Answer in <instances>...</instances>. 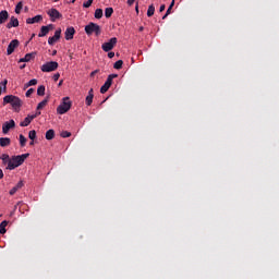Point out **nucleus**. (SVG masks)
Here are the masks:
<instances>
[{"mask_svg": "<svg viewBox=\"0 0 279 279\" xmlns=\"http://www.w3.org/2000/svg\"><path fill=\"white\" fill-rule=\"evenodd\" d=\"M110 88L107 87L106 83L100 87V94H106Z\"/></svg>", "mask_w": 279, "mask_h": 279, "instance_id": "72a5a7b5", "label": "nucleus"}, {"mask_svg": "<svg viewBox=\"0 0 279 279\" xmlns=\"http://www.w3.org/2000/svg\"><path fill=\"white\" fill-rule=\"evenodd\" d=\"M138 31L143 32L144 31V26H140Z\"/></svg>", "mask_w": 279, "mask_h": 279, "instance_id": "603ef678", "label": "nucleus"}, {"mask_svg": "<svg viewBox=\"0 0 279 279\" xmlns=\"http://www.w3.org/2000/svg\"><path fill=\"white\" fill-rule=\"evenodd\" d=\"M173 5H174V0L171 1V4L167 9V14H171V10L173 9Z\"/></svg>", "mask_w": 279, "mask_h": 279, "instance_id": "ea45409f", "label": "nucleus"}, {"mask_svg": "<svg viewBox=\"0 0 279 279\" xmlns=\"http://www.w3.org/2000/svg\"><path fill=\"white\" fill-rule=\"evenodd\" d=\"M20 22L17 19L14 17V15H12V17L10 19V22L7 24V28L11 29L13 27H19Z\"/></svg>", "mask_w": 279, "mask_h": 279, "instance_id": "dca6fc26", "label": "nucleus"}, {"mask_svg": "<svg viewBox=\"0 0 279 279\" xmlns=\"http://www.w3.org/2000/svg\"><path fill=\"white\" fill-rule=\"evenodd\" d=\"M97 72H98V70L93 71V72L90 73V76H92V77L95 76Z\"/></svg>", "mask_w": 279, "mask_h": 279, "instance_id": "09e8293b", "label": "nucleus"}, {"mask_svg": "<svg viewBox=\"0 0 279 279\" xmlns=\"http://www.w3.org/2000/svg\"><path fill=\"white\" fill-rule=\"evenodd\" d=\"M61 84H62V81L59 83V86H61Z\"/></svg>", "mask_w": 279, "mask_h": 279, "instance_id": "6e6d98bb", "label": "nucleus"}, {"mask_svg": "<svg viewBox=\"0 0 279 279\" xmlns=\"http://www.w3.org/2000/svg\"><path fill=\"white\" fill-rule=\"evenodd\" d=\"M76 0H72V3H74Z\"/></svg>", "mask_w": 279, "mask_h": 279, "instance_id": "13d9d810", "label": "nucleus"}, {"mask_svg": "<svg viewBox=\"0 0 279 279\" xmlns=\"http://www.w3.org/2000/svg\"><path fill=\"white\" fill-rule=\"evenodd\" d=\"M35 93V89L34 88H29L26 90V97H31L33 94Z\"/></svg>", "mask_w": 279, "mask_h": 279, "instance_id": "58836bf2", "label": "nucleus"}, {"mask_svg": "<svg viewBox=\"0 0 279 279\" xmlns=\"http://www.w3.org/2000/svg\"><path fill=\"white\" fill-rule=\"evenodd\" d=\"M47 14L49 15L50 20L52 22H56L57 20L62 17V14L60 13V11L58 9H50Z\"/></svg>", "mask_w": 279, "mask_h": 279, "instance_id": "6e6552de", "label": "nucleus"}, {"mask_svg": "<svg viewBox=\"0 0 279 279\" xmlns=\"http://www.w3.org/2000/svg\"><path fill=\"white\" fill-rule=\"evenodd\" d=\"M52 80H53L54 82L59 81V80H60V73L53 74V75H52Z\"/></svg>", "mask_w": 279, "mask_h": 279, "instance_id": "a19ab883", "label": "nucleus"}, {"mask_svg": "<svg viewBox=\"0 0 279 279\" xmlns=\"http://www.w3.org/2000/svg\"><path fill=\"white\" fill-rule=\"evenodd\" d=\"M54 2H59V0H53Z\"/></svg>", "mask_w": 279, "mask_h": 279, "instance_id": "4d7b16f0", "label": "nucleus"}, {"mask_svg": "<svg viewBox=\"0 0 279 279\" xmlns=\"http://www.w3.org/2000/svg\"><path fill=\"white\" fill-rule=\"evenodd\" d=\"M135 12L138 14V4L135 7Z\"/></svg>", "mask_w": 279, "mask_h": 279, "instance_id": "8fccbe9b", "label": "nucleus"}, {"mask_svg": "<svg viewBox=\"0 0 279 279\" xmlns=\"http://www.w3.org/2000/svg\"><path fill=\"white\" fill-rule=\"evenodd\" d=\"M37 78H31L28 83L25 84V88H29V86H36Z\"/></svg>", "mask_w": 279, "mask_h": 279, "instance_id": "c756f323", "label": "nucleus"}, {"mask_svg": "<svg viewBox=\"0 0 279 279\" xmlns=\"http://www.w3.org/2000/svg\"><path fill=\"white\" fill-rule=\"evenodd\" d=\"M28 137L31 141H35L36 140V131L35 130L31 131Z\"/></svg>", "mask_w": 279, "mask_h": 279, "instance_id": "f704fd0d", "label": "nucleus"}, {"mask_svg": "<svg viewBox=\"0 0 279 279\" xmlns=\"http://www.w3.org/2000/svg\"><path fill=\"white\" fill-rule=\"evenodd\" d=\"M113 13H114L113 8H107V9L105 10V16H106L107 19H110Z\"/></svg>", "mask_w": 279, "mask_h": 279, "instance_id": "b1692460", "label": "nucleus"}, {"mask_svg": "<svg viewBox=\"0 0 279 279\" xmlns=\"http://www.w3.org/2000/svg\"><path fill=\"white\" fill-rule=\"evenodd\" d=\"M43 20H44L43 15L41 14H37L34 17H32V19H27L26 20V24L27 25H34V23H39Z\"/></svg>", "mask_w": 279, "mask_h": 279, "instance_id": "4468645a", "label": "nucleus"}, {"mask_svg": "<svg viewBox=\"0 0 279 279\" xmlns=\"http://www.w3.org/2000/svg\"><path fill=\"white\" fill-rule=\"evenodd\" d=\"M14 128H15L14 120H9V121L3 123V125H2V133L3 134H8L10 132V130H12Z\"/></svg>", "mask_w": 279, "mask_h": 279, "instance_id": "9d476101", "label": "nucleus"}, {"mask_svg": "<svg viewBox=\"0 0 279 279\" xmlns=\"http://www.w3.org/2000/svg\"><path fill=\"white\" fill-rule=\"evenodd\" d=\"M58 51L57 50H52V56H57Z\"/></svg>", "mask_w": 279, "mask_h": 279, "instance_id": "3c124183", "label": "nucleus"}, {"mask_svg": "<svg viewBox=\"0 0 279 279\" xmlns=\"http://www.w3.org/2000/svg\"><path fill=\"white\" fill-rule=\"evenodd\" d=\"M104 16V10L102 9H97L95 11V17L100 20Z\"/></svg>", "mask_w": 279, "mask_h": 279, "instance_id": "cd10ccee", "label": "nucleus"}, {"mask_svg": "<svg viewBox=\"0 0 279 279\" xmlns=\"http://www.w3.org/2000/svg\"><path fill=\"white\" fill-rule=\"evenodd\" d=\"M59 69V63L57 61H49L41 65L43 72H52Z\"/></svg>", "mask_w": 279, "mask_h": 279, "instance_id": "39448f33", "label": "nucleus"}, {"mask_svg": "<svg viewBox=\"0 0 279 279\" xmlns=\"http://www.w3.org/2000/svg\"><path fill=\"white\" fill-rule=\"evenodd\" d=\"M7 226H8V221L7 220H4V221H2L0 223V233L1 234H4L7 232V230H5Z\"/></svg>", "mask_w": 279, "mask_h": 279, "instance_id": "a878e982", "label": "nucleus"}, {"mask_svg": "<svg viewBox=\"0 0 279 279\" xmlns=\"http://www.w3.org/2000/svg\"><path fill=\"white\" fill-rule=\"evenodd\" d=\"M19 141H20V145L22 147H25L27 138L23 134L19 135Z\"/></svg>", "mask_w": 279, "mask_h": 279, "instance_id": "bb28decb", "label": "nucleus"}, {"mask_svg": "<svg viewBox=\"0 0 279 279\" xmlns=\"http://www.w3.org/2000/svg\"><path fill=\"white\" fill-rule=\"evenodd\" d=\"M56 136V132L53 129H49V131L46 132V140L47 141H52Z\"/></svg>", "mask_w": 279, "mask_h": 279, "instance_id": "4be33fe9", "label": "nucleus"}, {"mask_svg": "<svg viewBox=\"0 0 279 279\" xmlns=\"http://www.w3.org/2000/svg\"><path fill=\"white\" fill-rule=\"evenodd\" d=\"M36 119V114H28L24 121L20 122L21 128H26L31 125V122Z\"/></svg>", "mask_w": 279, "mask_h": 279, "instance_id": "ddd939ff", "label": "nucleus"}, {"mask_svg": "<svg viewBox=\"0 0 279 279\" xmlns=\"http://www.w3.org/2000/svg\"><path fill=\"white\" fill-rule=\"evenodd\" d=\"M92 5H93V0H87V1H85L84 4H83V7L86 8V9H87V8H90Z\"/></svg>", "mask_w": 279, "mask_h": 279, "instance_id": "4c0bfd02", "label": "nucleus"}, {"mask_svg": "<svg viewBox=\"0 0 279 279\" xmlns=\"http://www.w3.org/2000/svg\"><path fill=\"white\" fill-rule=\"evenodd\" d=\"M36 57V52H28L24 58L19 60V63H28Z\"/></svg>", "mask_w": 279, "mask_h": 279, "instance_id": "2eb2a0df", "label": "nucleus"}, {"mask_svg": "<svg viewBox=\"0 0 279 279\" xmlns=\"http://www.w3.org/2000/svg\"><path fill=\"white\" fill-rule=\"evenodd\" d=\"M22 9H23V2L20 1V2H17V5H16V8H15V13H16V14H21Z\"/></svg>", "mask_w": 279, "mask_h": 279, "instance_id": "7c9ffc66", "label": "nucleus"}, {"mask_svg": "<svg viewBox=\"0 0 279 279\" xmlns=\"http://www.w3.org/2000/svg\"><path fill=\"white\" fill-rule=\"evenodd\" d=\"M29 157V153H25L24 155L21 156H13L10 158L9 163L7 166L8 170H14L22 166L25 162V159Z\"/></svg>", "mask_w": 279, "mask_h": 279, "instance_id": "f257e3e1", "label": "nucleus"}, {"mask_svg": "<svg viewBox=\"0 0 279 279\" xmlns=\"http://www.w3.org/2000/svg\"><path fill=\"white\" fill-rule=\"evenodd\" d=\"M85 32L87 35L95 33L98 36L101 34V27L98 24L90 22L85 26Z\"/></svg>", "mask_w": 279, "mask_h": 279, "instance_id": "20e7f679", "label": "nucleus"}, {"mask_svg": "<svg viewBox=\"0 0 279 279\" xmlns=\"http://www.w3.org/2000/svg\"><path fill=\"white\" fill-rule=\"evenodd\" d=\"M48 104V98H45L44 100H41L38 106H37V110H41L44 109Z\"/></svg>", "mask_w": 279, "mask_h": 279, "instance_id": "393cba45", "label": "nucleus"}, {"mask_svg": "<svg viewBox=\"0 0 279 279\" xmlns=\"http://www.w3.org/2000/svg\"><path fill=\"white\" fill-rule=\"evenodd\" d=\"M25 66H26L25 64H22V65H20V69L23 70V69H25Z\"/></svg>", "mask_w": 279, "mask_h": 279, "instance_id": "864d4df0", "label": "nucleus"}, {"mask_svg": "<svg viewBox=\"0 0 279 279\" xmlns=\"http://www.w3.org/2000/svg\"><path fill=\"white\" fill-rule=\"evenodd\" d=\"M71 106L70 97H63L61 105L57 108V113L61 116L68 113Z\"/></svg>", "mask_w": 279, "mask_h": 279, "instance_id": "7ed1b4c3", "label": "nucleus"}, {"mask_svg": "<svg viewBox=\"0 0 279 279\" xmlns=\"http://www.w3.org/2000/svg\"><path fill=\"white\" fill-rule=\"evenodd\" d=\"M35 145V140H32L31 146Z\"/></svg>", "mask_w": 279, "mask_h": 279, "instance_id": "5fc2aeb1", "label": "nucleus"}, {"mask_svg": "<svg viewBox=\"0 0 279 279\" xmlns=\"http://www.w3.org/2000/svg\"><path fill=\"white\" fill-rule=\"evenodd\" d=\"M20 46L19 39H12V41L7 47V56L14 53L15 49Z\"/></svg>", "mask_w": 279, "mask_h": 279, "instance_id": "0eeeda50", "label": "nucleus"}, {"mask_svg": "<svg viewBox=\"0 0 279 279\" xmlns=\"http://www.w3.org/2000/svg\"><path fill=\"white\" fill-rule=\"evenodd\" d=\"M9 12L7 10L0 11V25H3L9 19Z\"/></svg>", "mask_w": 279, "mask_h": 279, "instance_id": "f3484780", "label": "nucleus"}, {"mask_svg": "<svg viewBox=\"0 0 279 279\" xmlns=\"http://www.w3.org/2000/svg\"><path fill=\"white\" fill-rule=\"evenodd\" d=\"M169 15H170V13H168V12L166 11V14L163 15L162 20H166Z\"/></svg>", "mask_w": 279, "mask_h": 279, "instance_id": "49530a36", "label": "nucleus"}, {"mask_svg": "<svg viewBox=\"0 0 279 279\" xmlns=\"http://www.w3.org/2000/svg\"><path fill=\"white\" fill-rule=\"evenodd\" d=\"M61 137H62V138H70V137H71V132L63 131V132L61 133Z\"/></svg>", "mask_w": 279, "mask_h": 279, "instance_id": "e433bc0d", "label": "nucleus"}, {"mask_svg": "<svg viewBox=\"0 0 279 279\" xmlns=\"http://www.w3.org/2000/svg\"><path fill=\"white\" fill-rule=\"evenodd\" d=\"M165 9H166V5H165V4L160 5L159 12H160V13L165 12Z\"/></svg>", "mask_w": 279, "mask_h": 279, "instance_id": "37998d69", "label": "nucleus"}, {"mask_svg": "<svg viewBox=\"0 0 279 279\" xmlns=\"http://www.w3.org/2000/svg\"><path fill=\"white\" fill-rule=\"evenodd\" d=\"M108 57H109V59L114 58V57H116V52L109 51V52H108Z\"/></svg>", "mask_w": 279, "mask_h": 279, "instance_id": "79ce46f5", "label": "nucleus"}, {"mask_svg": "<svg viewBox=\"0 0 279 279\" xmlns=\"http://www.w3.org/2000/svg\"><path fill=\"white\" fill-rule=\"evenodd\" d=\"M11 145V138L10 137H0V146L7 147Z\"/></svg>", "mask_w": 279, "mask_h": 279, "instance_id": "412c9836", "label": "nucleus"}, {"mask_svg": "<svg viewBox=\"0 0 279 279\" xmlns=\"http://www.w3.org/2000/svg\"><path fill=\"white\" fill-rule=\"evenodd\" d=\"M4 174H3V170L0 169V180L3 179Z\"/></svg>", "mask_w": 279, "mask_h": 279, "instance_id": "de8ad7c7", "label": "nucleus"}, {"mask_svg": "<svg viewBox=\"0 0 279 279\" xmlns=\"http://www.w3.org/2000/svg\"><path fill=\"white\" fill-rule=\"evenodd\" d=\"M155 14V7L151 4L148 7L147 16L151 17Z\"/></svg>", "mask_w": 279, "mask_h": 279, "instance_id": "c85d7f7f", "label": "nucleus"}, {"mask_svg": "<svg viewBox=\"0 0 279 279\" xmlns=\"http://www.w3.org/2000/svg\"><path fill=\"white\" fill-rule=\"evenodd\" d=\"M117 43H118L117 37L110 38L108 43H105V44L101 46L102 51H105V52H110L111 50L114 49Z\"/></svg>", "mask_w": 279, "mask_h": 279, "instance_id": "423d86ee", "label": "nucleus"}, {"mask_svg": "<svg viewBox=\"0 0 279 279\" xmlns=\"http://www.w3.org/2000/svg\"><path fill=\"white\" fill-rule=\"evenodd\" d=\"M93 99H94V92L93 88L89 89L88 95L86 97V105L92 106L93 105Z\"/></svg>", "mask_w": 279, "mask_h": 279, "instance_id": "aec40b11", "label": "nucleus"}, {"mask_svg": "<svg viewBox=\"0 0 279 279\" xmlns=\"http://www.w3.org/2000/svg\"><path fill=\"white\" fill-rule=\"evenodd\" d=\"M1 159H2V161H3V165H9V162H10V156L9 155H5V154H3L1 157H0Z\"/></svg>", "mask_w": 279, "mask_h": 279, "instance_id": "473e14b6", "label": "nucleus"}, {"mask_svg": "<svg viewBox=\"0 0 279 279\" xmlns=\"http://www.w3.org/2000/svg\"><path fill=\"white\" fill-rule=\"evenodd\" d=\"M75 28L73 26L66 27L64 32V39L65 40H72L74 38Z\"/></svg>", "mask_w": 279, "mask_h": 279, "instance_id": "f8f14e48", "label": "nucleus"}, {"mask_svg": "<svg viewBox=\"0 0 279 279\" xmlns=\"http://www.w3.org/2000/svg\"><path fill=\"white\" fill-rule=\"evenodd\" d=\"M118 77V74H109L107 77V81L105 82V85L110 88L112 86L113 80Z\"/></svg>", "mask_w": 279, "mask_h": 279, "instance_id": "6ab92c4d", "label": "nucleus"}, {"mask_svg": "<svg viewBox=\"0 0 279 279\" xmlns=\"http://www.w3.org/2000/svg\"><path fill=\"white\" fill-rule=\"evenodd\" d=\"M61 38V28H58L56 32H54V35L52 37H49L48 38V44L50 46H53L54 44H57Z\"/></svg>", "mask_w": 279, "mask_h": 279, "instance_id": "1a4fd4ad", "label": "nucleus"}, {"mask_svg": "<svg viewBox=\"0 0 279 279\" xmlns=\"http://www.w3.org/2000/svg\"><path fill=\"white\" fill-rule=\"evenodd\" d=\"M7 84H8V78H4V81L0 83V95H1V86H3V89L7 90Z\"/></svg>", "mask_w": 279, "mask_h": 279, "instance_id": "c9c22d12", "label": "nucleus"}, {"mask_svg": "<svg viewBox=\"0 0 279 279\" xmlns=\"http://www.w3.org/2000/svg\"><path fill=\"white\" fill-rule=\"evenodd\" d=\"M11 105V107L17 112L20 108L22 107L23 102L22 100L14 95H8L3 98V105Z\"/></svg>", "mask_w": 279, "mask_h": 279, "instance_id": "f03ea898", "label": "nucleus"}, {"mask_svg": "<svg viewBox=\"0 0 279 279\" xmlns=\"http://www.w3.org/2000/svg\"><path fill=\"white\" fill-rule=\"evenodd\" d=\"M53 29V24L43 25L40 28V33L38 34L39 38H44L47 34Z\"/></svg>", "mask_w": 279, "mask_h": 279, "instance_id": "9b49d317", "label": "nucleus"}, {"mask_svg": "<svg viewBox=\"0 0 279 279\" xmlns=\"http://www.w3.org/2000/svg\"><path fill=\"white\" fill-rule=\"evenodd\" d=\"M136 0H128V4L132 7L135 3Z\"/></svg>", "mask_w": 279, "mask_h": 279, "instance_id": "c03bdc74", "label": "nucleus"}, {"mask_svg": "<svg viewBox=\"0 0 279 279\" xmlns=\"http://www.w3.org/2000/svg\"><path fill=\"white\" fill-rule=\"evenodd\" d=\"M37 95H38V96H45V95H46V86H45V85H40V86L37 88Z\"/></svg>", "mask_w": 279, "mask_h": 279, "instance_id": "5701e85b", "label": "nucleus"}, {"mask_svg": "<svg viewBox=\"0 0 279 279\" xmlns=\"http://www.w3.org/2000/svg\"><path fill=\"white\" fill-rule=\"evenodd\" d=\"M23 187H24V182L19 181L17 184L10 190L9 194L14 195L17 192V190H21Z\"/></svg>", "mask_w": 279, "mask_h": 279, "instance_id": "a211bd4d", "label": "nucleus"}, {"mask_svg": "<svg viewBox=\"0 0 279 279\" xmlns=\"http://www.w3.org/2000/svg\"><path fill=\"white\" fill-rule=\"evenodd\" d=\"M123 66V61L122 60H118L114 64H113V69L116 70H120Z\"/></svg>", "mask_w": 279, "mask_h": 279, "instance_id": "2f4dec72", "label": "nucleus"}, {"mask_svg": "<svg viewBox=\"0 0 279 279\" xmlns=\"http://www.w3.org/2000/svg\"><path fill=\"white\" fill-rule=\"evenodd\" d=\"M33 116H35V118H37L38 116H41V111L37 110L36 113H33Z\"/></svg>", "mask_w": 279, "mask_h": 279, "instance_id": "a18cd8bd", "label": "nucleus"}]
</instances>
